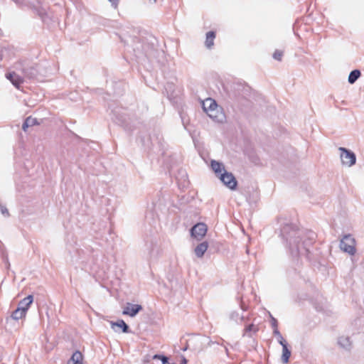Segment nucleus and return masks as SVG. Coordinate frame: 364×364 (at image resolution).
Wrapping results in <instances>:
<instances>
[{
	"mask_svg": "<svg viewBox=\"0 0 364 364\" xmlns=\"http://www.w3.org/2000/svg\"><path fill=\"white\" fill-rule=\"evenodd\" d=\"M150 1H152V3L155 4L156 3L157 0H150Z\"/></svg>",
	"mask_w": 364,
	"mask_h": 364,
	"instance_id": "32",
	"label": "nucleus"
},
{
	"mask_svg": "<svg viewBox=\"0 0 364 364\" xmlns=\"http://www.w3.org/2000/svg\"><path fill=\"white\" fill-rule=\"evenodd\" d=\"M356 241L350 234L344 235L341 239L339 247L341 250L350 255H354L356 253Z\"/></svg>",
	"mask_w": 364,
	"mask_h": 364,
	"instance_id": "2",
	"label": "nucleus"
},
{
	"mask_svg": "<svg viewBox=\"0 0 364 364\" xmlns=\"http://www.w3.org/2000/svg\"><path fill=\"white\" fill-rule=\"evenodd\" d=\"M6 77L8 80H9L11 83L18 89H19L20 85L23 82V79L20 76L17 75L16 73H8L6 75Z\"/></svg>",
	"mask_w": 364,
	"mask_h": 364,
	"instance_id": "11",
	"label": "nucleus"
},
{
	"mask_svg": "<svg viewBox=\"0 0 364 364\" xmlns=\"http://www.w3.org/2000/svg\"><path fill=\"white\" fill-rule=\"evenodd\" d=\"M82 354L80 351L76 350L68 362V364H82Z\"/></svg>",
	"mask_w": 364,
	"mask_h": 364,
	"instance_id": "18",
	"label": "nucleus"
},
{
	"mask_svg": "<svg viewBox=\"0 0 364 364\" xmlns=\"http://www.w3.org/2000/svg\"><path fill=\"white\" fill-rule=\"evenodd\" d=\"M219 178L223 183L230 189L235 190L236 188L237 182L232 173L225 171Z\"/></svg>",
	"mask_w": 364,
	"mask_h": 364,
	"instance_id": "4",
	"label": "nucleus"
},
{
	"mask_svg": "<svg viewBox=\"0 0 364 364\" xmlns=\"http://www.w3.org/2000/svg\"><path fill=\"white\" fill-rule=\"evenodd\" d=\"M271 325L273 331H278V323L275 318L271 316Z\"/></svg>",
	"mask_w": 364,
	"mask_h": 364,
	"instance_id": "27",
	"label": "nucleus"
},
{
	"mask_svg": "<svg viewBox=\"0 0 364 364\" xmlns=\"http://www.w3.org/2000/svg\"><path fill=\"white\" fill-rule=\"evenodd\" d=\"M144 254L146 255L147 259H156L159 255V248L156 242H150L146 244Z\"/></svg>",
	"mask_w": 364,
	"mask_h": 364,
	"instance_id": "6",
	"label": "nucleus"
},
{
	"mask_svg": "<svg viewBox=\"0 0 364 364\" xmlns=\"http://www.w3.org/2000/svg\"><path fill=\"white\" fill-rule=\"evenodd\" d=\"M211 168L218 177L225 171L223 164L215 160L211 161Z\"/></svg>",
	"mask_w": 364,
	"mask_h": 364,
	"instance_id": "15",
	"label": "nucleus"
},
{
	"mask_svg": "<svg viewBox=\"0 0 364 364\" xmlns=\"http://www.w3.org/2000/svg\"><path fill=\"white\" fill-rule=\"evenodd\" d=\"M282 360L283 363H287L289 361V359L291 356V351L289 350L287 347V343L282 345Z\"/></svg>",
	"mask_w": 364,
	"mask_h": 364,
	"instance_id": "23",
	"label": "nucleus"
},
{
	"mask_svg": "<svg viewBox=\"0 0 364 364\" xmlns=\"http://www.w3.org/2000/svg\"><path fill=\"white\" fill-rule=\"evenodd\" d=\"M225 351H226V353H228V348H225Z\"/></svg>",
	"mask_w": 364,
	"mask_h": 364,
	"instance_id": "33",
	"label": "nucleus"
},
{
	"mask_svg": "<svg viewBox=\"0 0 364 364\" xmlns=\"http://www.w3.org/2000/svg\"><path fill=\"white\" fill-rule=\"evenodd\" d=\"M0 210H1V212L3 215H6V216H8L9 215V211H8V209L2 205H0Z\"/></svg>",
	"mask_w": 364,
	"mask_h": 364,
	"instance_id": "28",
	"label": "nucleus"
},
{
	"mask_svg": "<svg viewBox=\"0 0 364 364\" xmlns=\"http://www.w3.org/2000/svg\"><path fill=\"white\" fill-rule=\"evenodd\" d=\"M338 343L341 348H343L346 350L350 349V346H351V343H350V338L348 337H345V336L340 337L338 338Z\"/></svg>",
	"mask_w": 364,
	"mask_h": 364,
	"instance_id": "21",
	"label": "nucleus"
},
{
	"mask_svg": "<svg viewBox=\"0 0 364 364\" xmlns=\"http://www.w3.org/2000/svg\"><path fill=\"white\" fill-rule=\"evenodd\" d=\"M208 243L207 242H203L196 247L194 252L198 257L200 258L204 255L205 252L208 250Z\"/></svg>",
	"mask_w": 364,
	"mask_h": 364,
	"instance_id": "13",
	"label": "nucleus"
},
{
	"mask_svg": "<svg viewBox=\"0 0 364 364\" xmlns=\"http://www.w3.org/2000/svg\"><path fill=\"white\" fill-rule=\"evenodd\" d=\"M259 331V327L253 323L247 325L244 329L243 336L252 337Z\"/></svg>",
	"mask_w": 364,
	"mask_h": 364,
	"instance_id": "17",
	"label": "nucleus"
},
{
	"mask_svg": "<svg viewBox=\"0 0 364 364\" xmlns=\"http://www.w3.org/2000/svg\"><path fill=\"white\" fill-rule=\"evenodd\" d=\"M282 56H283V51L279 50H276L274 51V53H273V58L278 61L282 60Z\"/></svg>",
	"mask_w": 364,
	"mask_h": 364,
	"instance_id": "26",
	"label": "nucleus"
},
{
	"mask_svg": "<svg viewBox=\"0 0 364 364\" xmlns=\"http://www.w3.org/2000/svg\"><path fill=\"white\" fill-rule=\"evenodd\" d=\"M33 301V296L32 295H28L19 301L18 307L25 309V311L27 312Z\"/></svg>",
	"mask_w": 364,
	"mask_h": 364,
	"instance_id": "14",
	"label": "nucleus"
},
{
	"mask_svg": "<svg viewBox=\"0 0 364 364\" xmlns=\"http://www.w3.org/2000/svg\"><path fill=\"white\" fill-rule=\"evenodd\" d=\"M26 313L25 311V309L18 307L15 311H14L11 314V317L16 321H18L26 316Z\"/></svg>",
	"mask_w": 364,
	"mask_h": 364,
	"instance_id": "19",
	"label": "nucleus"
},
{
	"mask_svg": "<svg viewBox=\"0 0 364 364\" xmlns=\"http://www.w3.org/2000/svg\"><path fill=\"white\" fill-rule=\"evenodd\" d=\"M111 4H112V6L116 9L118 6V4H119V0H108Z\"/></svg>",
	"mask_w": 364,
	"mask_h": 364,
	"instance_id": "29",
	"label": "nucleus"
},
{
	"mask_svg": "<svg viewBox=\"0 0 364 364\" xmlns=\"http://www.w3.org/2000/svg\"><path fill=\"white\" fill-rule=\"evenodd\" d=\"M203 109L205 113L210 112V110L214 109L217 108L216 102L212 98H207L203 102Z\"/></svg>",
	"mask_w": 364,
	"mask_h": 364,
	"instance_id": "12",
	"label": "nucleus"
},
{
	"mask_svg": "<svg viewBox=\"0 0 364 364\" xmlns=\"http://www.w3.org/2000/svg\"><path fill=\"white\" fill-rule=\"evenodd\" d=\"M206 114L215 122H223L224 119V114L218 106H217L216 109L210 110V112H207Z\"/></svg>",
	"mask_w": 364,
	"mask_h": 364,
	"instance_id": "9",
	"label": "nucleus"
},
{
	"mask_svg": "<svg viewBox=\"0 0 364 364\" xmlns=\"http://www.w3.org/2000/svg\"><path fill=\"white\" fill-rule=\"evenodd\" d=\"M112 328L115 331L117 332L118 330L116 328H122V331L123 333H128L129 332V326L128 325L123 321V320H118L116 322L111 321L110 322Z\"/></svg>",
	"mask_w": 364,
	"mask_h": 364,
	"instance_id": "10",
	"label": "nucleus"
},
{
	"mask_svg": "<svg viewBox=\"0 0 364 364\" xmlns=\"http://www.w3.org/2000/svg\"><path fill=\"white\" fill-rule=\"evenodd\" d=\"M207 232V226L205 223H199L191 229V236L197 240H200Z\"/></svg>",
	"mask_w": 364,
	"mask_h": 364,
	"instance_id": "5",
	"label": "nucleus"
},
{
	"mask_svg": "<svg viewBox=\"0 0 364 364\" xmlns=\"http://www.w3.org/2000/svg\"><path fill=\"white\" fill-rule=\"evenodd\" d=\"M273 333H274V336H276L277 337L278 342H279V343L281 346L287 343V341L283 338L282 335L281 334V333L279 332V330L278 331H273Z\"/></svg>",
	"mask_w": 364,
	"mask_h": 364,
	"instance_id": "25",
	"label": "nucleus"
},
{
	"mask_svg": "<svg viewBox=\"0 0 364 364\" xmlns=\"http://www.w3.org/2000/svg\"><path fill=\"white\" fill-rule=\"evenodd\" d=\"M186 363H187L186 359L185 358H183L181 364H186Z\"/></svg>",
	"mask_w": 364,
	"mask_h": 364,
	"instance_id": "31",
	"label": "nucleus"
},
{
	"mask_svg": "<svg viewBox=\"0 0 364 364\" xmlns=\"http://www.w3.org/2000/svg\"><path fill=\"white\" fill-rule=\"evenodd\" d=\"M281 235L293 257L309 258V248L315 240V232L299 229L293 224H286L281 230Z\"/></svg>",
	"mask_w": 364,
	"mask_h": 364,
	"instance_id": "1",
	"label": "nucleus"
},
{
	"mask_svg": "<svg viewBox=\"0 0 364 364\" xmlns=\"http://www.w3.org/2000/svg\"><path fill=\"white\" fill-rule=\"evenodd\" d=\"M22 73L28 79H33L37 76L38 69L34 63H25L22 65Z\"/></svg>",
	"mask_w": 364,
	"mask_h": 364,
	"instance_id": "7",
	"label": "nucleus"
},
{
	"mask_svg": "<svg viewBox=\"0 0 364 364\" xmlns=\"http://www.w3.org/2000/svg\"><path fill=\"white\" fill-rule=\"evenodd\" d=\"M338 150L341 152L340 156L343 164L350 167L355 164L356 156L353 151L344 147H340Z\"/></svg>",
	"mask_w": 364,
	"mask_h": 364,
	"instance_id": "3",
	"label": "nucleus"
},
{
	"mask_svg": "<svg viewBox=\"0 0 364 364\" xmlns=\"http://www.w3.org/2000/svg\"><path fill=\"white\" fill-rule=\"evenodd\" d=\"M36 124H37V119L35 118H32L31 117H28L24 121L22 125V129L24 132H26L28 127L33 126Z\"/></svg>",
	"mask_w": 364,
	"mask_h": 364,
	"instance_id": "24",
	"label": "nucleus"
},
{
	"mask_svg": "<svg viewBox=\"0 0 364 364\" xmlns=\"http://www.w3.org/2000/svg\"><path fill=\"white\" fill-rule=\"evenodd\" d=\"M215 38V33L213 31L206 33L205 46L208 49H211L214 46V40Z\"/></svg>",
	"mask_w": 364,
	"mask_h": 364,
	"instance_id": "16",
	"label": "nucleus"
},
{
	"mask_svg": "<svg viewBox=\"0 0 364 364\" xmlns=\"http://www.w3.org/2000/svg\"><path fill=\"white\" fill-rule=\"evenodd\" d=\"M163 357H165V356H164V355H158V354H156V355H154L153 356V359H160V360L162 361V358H163Z\"/></svg>",
	"mask_w": 364,
	"mask_h": 364,
	"instance_id": "30",
	"label": "nucleus"
},
{
	"mask_svg": "<svg viewBox=\"0 0 364 364\" xmlns=\"http://www.w3.org/2000/svg\"><path fill=\"white\" fill-rule=\"evenodd\" d=\"M142 309V306L139 304H133L128 303L126 307L124 309L122 314L128 315L131 317L135 316L139 311Z\"/></svg>",
	"mask_w": 364,
	"mask_h": 364,
	"instance_id": "8",
	"label": "nucleus"
},
{
	"mask_svg": "<svg viewBox=\"0 0 364 364\" xmlns=\"http://www.w3.org/2000/svg\"><path fill=\"white\" fill-rule=\"evenodd\" d=\"M230 319L236 323H240L245 320V316L239 311H233L230 314Z\"/></svg>",
	"mask_w": 364,
	"mask_h": 364,
	"instance_id": "20",
	"label": "nucleus"
},
{
	"mask_svg": "<svg viewBox=\"0 0 364 364\" xmlns=\"http://www.w3.org/2000/svg\"><path fill=\"white\" fill-rule=\"evenodd\" d=\"M361 75V73L359 70H352L348 75V82L350 84H353Z\"/></svg>",
	"mask_w": 364,
	"mask_h": 364,
	"instance_id": "22",
	"label": "nucleus"
}]
</instances>
